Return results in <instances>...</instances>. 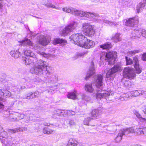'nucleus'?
<instances>
[{
    "label": "nucleus",
    "instance_id": "nucleus-64",
    "mask_svg": "<svg viewBox=\"0 0 146 146\" xmlns=\"http://www.w3.org/2000/svg\"><path fill=\"white\" fill-rule=\"evenodd\" d=\"M135 146H141L139 145H135Z\"/></svg>",
    "mask_w": 146,
    "mask_h": 146
},
{
    "label": "nucleus",
    "instance_id": "nucleus-48",
    "mask_svg": "<svg viewBox=\"0 0 146 146\" xmlns=\"http://www.w3.org/2000/svg\"><path fill=\"white\" fill-rule=\"evenodd\" d=\"M140 92H141V91H139V90H136L134 92V95L135 96H138L140 95Z\"/></svg>",
    "mask_w": 146,
    "mask_h": 146
},
{
    "label": "nucleus",
    "instance_id": "nucleus-29",
    "mask_svg": "<svg viewBox=\"0 0 146 146\" xmlns=\"http://www.w3.org/2000/svg\"><path fill=\"white\" fill-rule=\"evenodd\" d=\"M137 132L138 135H146V128H137Z\"/></svg>",
    "mask_w": 146,
    "mask_h": 146
},
{
    "label": "nucleus",
    "instance_id": "nucleus-44",
    "mask_svg": "<svg viewBox=\"0 0 146 146\" xmlns=\"http://www.w3.org/2000/svg\"><path fill=\"white\" fill-rule=\"evenodd\" d=\"M141 33L143 37L146 38V30L144 29H141Z\"/></svg>",
    "mask_w": 146,
    "mask_h": 146
},
{
    "label": "nucleus",
    "instance_id": "nucleus-36",
    "mask_svg": "<svg viewBox=\"0 0 146 146\" xmlns=\"http://www.w3.org/2000/svg\"><path fill=\"white\" fill-rule=\"evenodd\" d=\"M80 95L82 99L85 101H88L90 100V98L85 94H81Z\"/></svg>",
    "mask_w": 146,
    "mask_h": 146
},
{
    "label": "nucleus",
    "instance_id": "nucleus-63",
    "mask_svg": "<svg viewBox=\"0 0 146 146\" xmlns=\"http://www.w3.org/2000/svg\"><path fill=\"white\" fill-rule=\"evenodd\" d=\"M142 122H143L144 126H146V121H142Z\"/></svg>",
    "mask_w": 146,
    "mask_h": 146
},
{
    "label": "nucleus",
    "instance_id": "nucleus-15",
    "mask_svg": "<svg viewBox=\"0 0 146 146\" xmlns=\"http://www.w3.org/2000/svg\"><path fill=\"white\" fill-rule=\"evenodd\" d=\"M138 23V21L137 18H131L127 19L125 20V25L129 27H133L134 25Z\"/></svg>",
    "mask_w": 146,
    "mask_h": 146
},
{
    "label": "nucleus",
    "instance_id": "nucleus-32",
    "mask_svg": "<svg viewBox=\"0 0 146 146\" xmlns=\"http://www.w3.org/2000/svg\"><path fill=\"white\" fill-rule=\"evenodd\" d=\"M123 135V133H122L120 130L115 138V142L117 143L120 141L122 139Z\"/></svg>",
    "mask_w": 146,
    "mask_h": 146
},
{
    "label": "nucleus",
    "instance_id": "nucleus-41",
    "mask_svg": "<svg viewBox=\"0 0 146 146\" xmlns=\"http://www.w3.org/2000/svg\"><path fill=\"white\" fill-rule=\"evenodd\" d=\"M33 95H34L33 97L34 98H37L41 94V92L38 91H35V92H33Z\"/></svg>",
    "mask_w": 146,
    "mask_h": 146
},
{
    "label": "nucleus",
    "instance_id": "nucleus-2",
    "mask_svg": "<svg viewBox=\"0 0 146 146\" xmlns=\"http://www.w3.org/2000/svg\"><path fill=\"white\" fill-rule=\"evenodd\" d=\"M71 41H73L75 44L85 48L89 49L94 46L95 43L92 40L88 39L82 34H73L69 38Z\"/></svg>",
    "mask_w": 146,
    "mask_h": 146
},
{
    "label": "nucleus",
    "instance_id": "nucleus-6",
    "mask_svg": "<svg viewBox=\"0 0 146 146\" xmlns=\"http://www.w3.org/2000/svg\"><path fill=\"white\" fill-rule=\"evenodd\" d=\"M78 23L76 22H71L60 31V35L62 36H67L69 33L75 29L77 27Z\"/></svg>",
    "mask_w": 146,
    "mask_h": 146
},
{
    "label": "nucleus",
    "instance_id": "nucleus-46",
    "mask_svg": "<svg viewBox=\"0 0 146 146\" xmlns=\"http://www.w3.org/2000/svg\"><path fill=\"white\" fill-rule=\"evenodd\" d=\"M43 125L44 126H48L50 127H52L53 128H55L56 126L53 125V124H50L49 123H43Z\"/></svg>",
    "mask_w": 146,
    "mask_h": 146
},
{
    "label": "nucleus",
    "instance_id": "nucleus-9",
    "mask_svg": "<svg viewBox=\"0 0 146 146\" xmlns=\"http://www.w3.org/2000/svg\"><path fill=\"white\" fill-rule=\"evenodd\" d=\"M0 137L4 138L2 142L9 145H11L12 138L11 136H8L7 132L5 131L2 127L0 125Z\"/></svg>",
    "mask_w": 146,
    "mask_h": 146
},
{
    "label": "nucleus",
    "instance_id": "nucleus-37",
    "mask_svg": "<svg viewBox=\"0 0 146 146\" xmlns=\"http://www.w3.org/2000/svg\"><path fill=\"white\" fill-rule=\"evenodd\" d=\"M92 118L89 117L85 118L83 121V124L84 125H89V122L91 120Z\"/></svg>",
    "mask_w": 146,
    "mask_h": 146
},
{
    "label": "nucleus",
    "instance_id": "nucleus-38",
    "mask_svg": "<svg viewBox=\"0 0 146 146\" xmlns=\"http://www.w3.org/2000/svg\"><path fill=\"white\" fill-rule=\"evenodd\" d=\"M44 5L47 7H49L51 8H54L56 9H59L58 7H56L55 6L52 4V3L49 2L45 4Z\"/></svg>",
    "mask_w": 146,
    "mask_h": 146
},
{
    "label": "nucleus",
    "instance_id": "nucleus-22",
    "mask_svg": "<svg viewBox=\"0 0 146 146\" xmlns=\"http://www.w3.org/2000/svg\"><path fill=\"white\" fill-rule=\"evenodd\" d=\"M101 111L98 109H94L92 112V115L94 118L98 119L100 116Z\"/></svg>",
    "mask_w": 146,
    "mask_h": 146
},
{
    "label": "nucleus",
    "instance_id": "nucleus-30",
    "mask_svg": "<svg viewBox=\"0 0 146 146\" xmlns=\"http://www.w3.org/2000/svg\"><path fill=\"white\" fill-rule=\"evenodd\" d=\"M67 97L68 98L73 100H75L77 99V96L76 92L74 91L72 92L69 93L67 95Z\"/></svg>",
    "mask_w": 146,
    "mask_h": 146
},
{
    "label": "nucleus",
    "instance_id": "nucleus-51",
    "mask_svg": "<svg viewBox=\"0 0 146 146\" xmlns=\"http://www.w3.org/2000/svg\"><path fill=\"white\" fill-rule=\"evenodd\" d=\"M131 84V82H130V81H126L125 82V83H124V85L127 87H129V84ZM130 86V84L129 85Z\"/></svg>",
    "mask_w": 146,
    "mask_h": 146
},
{
    "label": "nucleus",
    "instance_id": "nucleus-49",
    "mask_svg": "<svg viewBox=\"0 0 146 146\" xmlns=\"http://www.w3.org/2000/svg\"><path fill=\"white\" fill-rule=\"evenodd\" d=\"M42 55L44 57L46 58H47L49 57V55L48 54H46L44 52H39L38 53Z\"/></svg>",
    "mask_w": 146,
    "mask_h": 146
},
{
    "label": "nucleus",
    "instance_id": "nucleus-53",
    "mask_svg": "<svg viewBox=\"0 0 146 146\" xmlns=\"http://www.w3.org/2000/svg\"><path fill=\"white\" fill-rule=\"evenodd\" d=\"M142 110L145 114H146V105L142 107Z\"/></svg>",
    "mask_w": 146,
    "mask_h": 146
},
{
    "label": "nucleus",
    "instance_id": "nucleus-14",
    "mask_svg": "<svg viewBox=\"0 0 146 146\" xmlns=\"http://www.w3.org/2000/svg\"><path fill=\"white\" fill-rule=\"evenodd\" d=\"M90 64L91 65L89 67V70L85 78V79L86 80L92 75L94 74L95 73V70L94 68V65L93 62L92 61Z\"/></svg>",
    "mask_w": 146,
    "mask_h": 146
},
{
    "label": "nucleus",
    "instance_id": "nucleus-35",
    "mask_svg": "<svg viewBox=\"0 0 146 146\" xmlns=\"http://www.w3.org/2000/svg\"><path fill=\"white\" fill-rule=\"evenodd\" d=\"M135 114L137 117L141 121H146V119L143 118L141 116L139 113L137 111H135Z\"/></svg>",
    "mask_w": 146,
    "mask_h": 146
},
{
    "label": "nucleus",
    "instance_id": "nucleus-16",
    "mask_svg": "<svg viewBox=\"0 0 146 146\" xmlns=\"http://www.w3.org/2000/svg\"><path fill=\"white\" fill-rule=\"evenodd\" d=\"M53 43L54 45L60 44L62 46H65L67 43L66 40L59 38H56L54 39L53 41Z\"/></svg>",
    "mask_w": 146,
    "mask_h": 146
},
{
    "label": "nucleus",
    "instance_id": "nucleus-12",
    "mask_svg": "<svg viewBox=\"0 0 146 146\" xmlns=\"http://www.w3.org/2000/svg\"><path fill=\"white\" fill-rule=\"evenodd\" d=\"M135 129L133 127H131L129 128L122 129L120 130L121 132L123 133V135H127L129 134L135 133L138 135L137 132V128Z\"/></svg>",
    "mask_w": 146,
    "mask_h": 146
},
{
    "label": "nucleus",
    "instance_id": "nucleus-1",
    "mask_svg": "<svg viewBox=\"0 0 146 146\" xmlns=\"http://www.w3.org/2000/svg\"><path fill=\"white\" fill-rule=\"evenodd\" d=\"M22 60L23 63L26 65L34 63L36 62L34 66L30 69V72L33 74L42 76L45 78H48L47 84H53L52 86H49L50 90L54 91L57 89V85L53 84L57 80V77L54 75L50 76L51 73L48 70V65L46 62L40 59L36 61H35L33 58H27L25 57H22Z\"/></svg>",
    "mask_w": 146,
    "mask_h": 146
},
{
    "label": "nucleus",
    "instance_id": "nucleus-47",
    "mask_svg": "<svg viewBox=\"0 0 146 146\" xmlns=\"http://www.w3.org/2000/svg\"><path fill=\"white\" fill-rule=\"evenodd\" d=\"M68 124H69L70 126H72L75 125V123L74 120H71L69 121V123H68Z\"/></svg>",
    "mask_w": 146,
    "mask_h": 146
},
{
    "label": "nucleus",
    "instance_id": "nucleus-34",
    "mask_svg": "<svg viewBox=\"0 0 146 146\" xmlns=\"http://www.w3.org/2000/svg\"><path fill=\"white\" fill-rule=\"evenodd\" d=\"M43 131L44 134H50L53 132L54 131L47 127H44L43 129Z\"/></svg>",
    "mask_w": 146,
    "mask_h": 146
},
{
    "label": "nucleus",
    "instance_id": "nucleus-3",
    "mask_svg": "<svg viewBox=\"0 0 146 146\" xmlns=\"http://www.w3.org/2000/svg\"><path fill=\"white\" fill-rule=\"evenodd\" d=\"M133 61L134 63V67L135 69V72L133 68L127 67L125 68L123 71L124 77L129 79H133L135 76V72L140 74L142 71L141 70L139 67V62L137 56L134 58Z\"/></svg>",
    "mask_w": 146,
    "mask_h": 146
},
{
    "label": "nucleus",
    "instance_id": "nucleus-52",
    "mask_svg": "<svg viewBox=\"0 0 146 146\" xmlns=\"http://www.w3.org/2000/svg\"><path fill=\"white\" fill-rule=\"evenodd\" d=\"M75 114V112L73 111H68L66 114H69L70 115H73Z\"/></svg>",
    "mask_w": 146,
    "mask_h": 146
},
{
    "label": "nucleus",
    "instance_id": "nucleus-33",
    "mask_svg": "<svg viewBox=\"0 0 146 146\" xmlns=\"http://www.w3.org/2000/svg\"><path fill=\"white\" fill-rule=\"evenodd\" d=\"M111 46V44L110 42H106L100 46V48L104 49H109Z\"/></svg>",
    "mask_w": 146,
    "mask_h": 146
},
{
    "label": "nucleus",
    "instance_id": "nucleus-62",
    "mask_svg": "<svg viewBox=\"0 0 146 146\" xmlns=\"http://www.w3.org/2000/svg\"><path fill=\"white\" fill-rule=\"evenodd\" d=\"M3 5L1 3H0V10L2 9L3 7Z\"/></svg>",
    "mask_w": 146,
    "mask_h": 146
},
{
    "label": "nucleus",
    "instance_id": "nucleus-17",
    "mask_svg": "<svg viewBox=\"0 0 146 146\" xmlns=\"http://www.w3.org/2000/svg\"><path fill=\"white\" fill-rule=\"evenodd\" d=\"M146 6V0L143 1L139 3L137 6L136 10L137 12L139 13L140 12L141 10L144 9Z\"/></svg>",
    "mask_w": 146,
    "mask_h": 146
},
{
    "label": "nucleus",
    "instance_id": "nucleus-40",
    "mask_svg": "<svg viewBox=\"0 0 146 146\" xmlns=\"http://www.w3.org/2000/svg\"><path fill=\"white\" fill-rule=\"evenodd\" d=\"M127 65H130L133 63V61L130 58L127 56L125 57Z\"/></svg>",
    "mask_w": 146,
    "mask_h": 146
},
{
    "label": "nucleus",
    "instance_id": "nucleus-10",
    "mask_svg": "<svg viewBox=\"0 0 146 146\" xmlns=\"http://www.w3.org/2000/svg\"><path fill=\"white\" fill-rule=\"evenodd\" d=\"M103 79V76L100 74L96 75L94 76V82L97 91H100L104 89L102 82Z\"/></svg>",
    "mask_w": 146,
    "mask_h": 146
},
{
    "label": "nucleus",
    "instance_id": "nucleus-8",
    "mask_svg": "<svg viewBox=\"0 0 146 146\" xmlns=\"http://www.w3.org/2000/svg\"><path fill=\"white\" fill-rule=\"evenodd\" d=\"M62 11L66 13H70L76 16L85 17L86 12L81 10H78L73 7H66L62 8Z\"/></svg>",
    "mask_w": 146,
    "mask_h": 146
},
{
    "label": "nucleus",
    "instance_id": "nucleus-23",
    "mask_svg": "<svg viewBox=\"0 0 146 146\" xmlns=\"http://www.w3.org/2000/svg\"><path fill=\"white\" fill-rule=\"evenodd\" d=\"M21 44L25 46H31L33 45V43L29 39L25 38L21 42Z\"/></svg>",
    "mask_w": 146,
    "mask_h": 146
},
{
    "label": "nucleus",
    "instance_id": "nucleus-25",
    "mask_svg": "<svg viewBox=\"0 0 146 146\" xmlns=\"http://www.w3.org/2000/svg\"><path fill=\"white\" fill-rule=\"evenodd\" d=\"M27 130V128L26 127H23V128H15L14 129H9L8 130L9 132L13 133H15L16 132H18L19 131H26Z\"/></svg>",
    "mask_w": 146,
    "mask_h": 146
},
{
    "label": "nucleus",
    "instance_id": "nucleus-57",
    "mask_svg": "<svg viewBox=\"0 0 146 146\" xmlns=\"http://www.w3.org/2000/svg\"><path fill=\"white\" fill-rule=\"evenodd\" d=\"M139 91H141V92H140V95L141 94L143 95L145 94V92L143 90H139Z\"/></svg>",
    "mask_w": 146,
    "mask_h": 146
},
{
    "label": "nucleus",
    "instance_id": "nucleus-59",
    "mask_svg": "<svg viewBox=\"0 0 146 146\" xmlns=\"http://www.w3.org/2000/svg\"><path fill=\"white\" fill-rule=\"evenodd\" d=\"M1 98L0 97V100H1ZM4 105L0 102V109L3 108H4Z\"/></svg>",
    "mask_w": 146,
    "mask_h": 146
},
{
    "label": "nucleus",
    "instance_id": "nucleus-61",
    "mask_svg": "<svg viewBox=\"0 0 146 146\" xmlns=\"http://www.w3.org/2000/svg\"><path fill=\"white\" fill-rule=\"evenodd\" d=\"M99 1L101 3H104L105 2L106 0H99Z\"/></svg>",
    "mask_w": 146,
    "mask_h": 146
},
{
    "label": "nucleus",
    "instance_id": "nucleus-50",
    "mask_svg": "<svg viewBox=\"0 0 146 146\" xmlns=\"http://www.w3.org/2000/svg\"><path fill=\"white\" fill-rule=\"evenodd\" d=\"M141 59L143 61H146V52L142 54Z\"/></svg>",
    "mask_w": 146,
    "mask_h": 146
},
{
    "label": "nucleus",
    "instance_id": "nucleus-26",
    "mask_svg": "<svg viewBox=\"0 0 146 146\" xmlns=\"http://www.w3.org/2000/svg\"><path fill=\"white\" fill-rule=\"evenodd\" d=\"M120 35L121 34L120 33H117L112 37L111 39L114 42L117 43L122 40V38L120 37Z\"/></svg>",
    "mask_w": 146,
    "mask_h": 146
},
{
    "label": "nucleus",
    "instance_id": "nucleus-54",
    "mask_svg": "<svg viewBox=\"0 0 146 146\" xmlns=\"http://www.w3.org/2000/svg\"><path fill=\"white\" fill-rule=\"evenodd\" d=\"M86 53L85 52H83L78 54V58L79 57H82L83 56L84 54H86Z\"/></svg>",
    "mask_w": 146,
    "mask_h": 146
},
{
    "label": "nucleus",
    "instance_id": "nucleus-39",
    "mask_svg": "<svg viewBox=\"0 0 146 146\" xmlns=\"http://www.w3.org/2000/svg\"><path fill=\"white\" fill-rule=\"evenodd\" d=\"M33 94L32 92H30L29 93L27 94L25 96V98L26 99L29 100L30 99H32L34 98L33 96Z\"/></svg>",
    "mask_w": 146,
    "mask_h": 146
},
{
    "label": "nucleus",
    "instance_id": "nucleus-56",
    "mask_svg": "<svg viewBox=\"0 0 146 146\" xmlns=\"http://www.w3.org/2000/svg\"><path fill=\"white\" fill-rule=\"evenodd\" d=\"M24 121L26 122H28L29 121L31 120V119L30 118V117H27V118H24Z\"/></svg>",
    "mask_w": 146,
    "mask_h": 146
},
{
    "label": "nucleus",
    "instance_id": "nucleus-27",
    "mask_svg": "<svg viewBox=\"0 0 146 146\" xmlns=\"http://www.w3.org/2000/svg\"><path fill=\"white\" fill-rule=\"evenodd\" d=\"M141 29L140 30H134L133 31L131 36L133 37L139 38L141 36Z\"/></svg>",
    "mask_w": 146,
    "mask_h": 146
},
{
    "label": "nucleus",
    "instance_id": "nucleus-20",
    "mask_svg": "<svg viewBox=\"0 0 146 146\" xmlns=\"http://www.w3.org/2000/svg\"><path fill=\"white\" fill-rule=\"evenodd\" d=\"M110 94L111 93H110L108 91H105V93H98L96 94V98H106L110 95Z\"/></svg>",
    "mask_w": 146,
    "mask_h": 146
},
{
    "label": "nucleus",
    "instance_id": "nucleus-24",
    "mask_svg": "<svg viewBox=\"0 0 146 146\" xmlns=\"http://www.w3.org/2000/svg\"><path fill=\"white\" fill-rule=\"evenodd\" d=\"M68 146H81V144L74 139H69L68 143Z\"/></svg>",
    "mask_w": 146,
    "mask_h": 146
},
{
    "label": "nucleus",
    "instance_id": "nucleus-7",
    "mask_svg": "<svg viewBox=\"0 0 146 146\" xmlns=\"http://www.w3.org/2000/svg\"><path fill=\"white\" fill-rule=\"evenodd\" d=\"M82 30L87 36L92 37L95 34V31L92 26L88 23H84L82 25Z\"/></svg>",
    "mask_w": 146,
    "mask_h": 146
},
{
    "label": "nucleus",
    "instance_id": "nucleus-4",
    "mask_svg": "<svg viewBox=\"0 0 146 146\" xmlns=\"http://www.w3.org/2000/svg\"><path fill=\"white\" fill-rule=\"evenodd\" d=\"M85 17L88 18L89 19L93 21L102 23H105L108 24L110 25L116 26L118 24L116 23L111 22L108 20H102L99 15L95 13L86 12Z\"/></svg>",
    "mask_w": 146,
    "mask_h": 146
},
{
    "label": "nucleus",
    "instance_id": "nucleus-13",
    "mask_svg": "<svg viewBox=\"0 0 146 146\" xmlns=\"http://www.w3.org/2000/svg\"><path fill=\"white\" fill-rule=\"evenodd\" d=\"M50 37L48 36L41 35L39 40V43L43 46H46L50 42Z\"/></svg>",
    "mask_w": 146,
    "mask_h": 146
},
{
    "label": "nucleus",
    "instance_id": "nucleus-43",
    "mask_svg": "<svg viewBox=\"0 0 146 146\" xmlns=\"http://www.w3.org/2000/svg\"><path fill=\"white\" fill-rule=\"evenodd\" d=\"M25 87L24 86H22L21 87L20 86H18V88H17V89H16V90H15L14 92H16V93H18L20 91L22 90V89H23L25 88Z\"/></svg>",
    "mask_w": 146,
    "mask_h": 146
},
{
    "label": "nucleus",
    "instance_id": "nucleus-55",
    "mask_svg": "<svg viewBox=\"0 0 146 146\" xmlns=\"http://www.w3.org/2000/svg\"><path fill=\"white\" fill-rule=\"evenodd\" d=\"M35 49H38L40 48V46L38 45V44H36L35 45L34 47Z\"/></svg>",
    "mask_w": 146,
    "mask_h": 146
},
{
    "label": "nucleus",
    "instance_id": "nucleus-31",
    "mask_svg": "<svg viewBox=\"0 0 146 146\" xmlns=\"http://www.w3.org/2000/svg\"><path fill=\"white\" fill-rule=\"evenodd\" d=\"M85 90L87 92L90 93L93 92L94 90L92 87V84H87L85 85Z\"/></svg>",
    "mask_w": 146,
    "mask_h": 146
},
{
    "label": "nucleus",
    "instance_id": "nucleus-19",
    "mask_svg": "<svg viewBox=\"0 0 146 146\" xmlns=\"http://www.w3.org/2000/svg\"><path fill=\"white\" fill-rule=\"evenodd\" d=\"M24 114L22 113H15L14 114H13V116L12 118V121L18 120L20 119H23L24 118Z\"/></svg>",
    "mask_w": 146,
    "mask_h": 146
},
{
    "label": "nucleus",
    "instance_id": "nucleus-21",
    "mask_svg": "<svg viewBox=\"0 0 146 146\" xmlns=\"http://www.w3.org/2000/svg\"><path fill=\"white\" fill-rule=\"evenodd\" d=\"M19 49L12 50L10 52L11 56L16 58L20 57L21 56V52L19 51Z\"/></svg>",
    "mask_w": 146,
    "mask_h": 146
},
{
    "label": "nucleus",
    "instance_id": "nucleus-28",
    "mask_svg": "<svg viewBox=\"0 0 146 146\" xmlns=\"http://www.w3.org/2000/svg\"><path fill=\"white\" fill-rule=\"evenodd\" d=\"M68 112L67 110H58L54 111L55 114L57 115L64 116L66 115Z\"/></svg>",
    "mask_w": 146,
    "mask_h": 146
},
{
    "label": "nucleus",
    "instance_id": "nucleus-58",
    "mask_svg": "<svg viewBox=\"0 0 146 146\" xmlns=\"http://www.w3.org/2000/svg\"><path fill=\"white\" fill-rule=\"evenodd\" d=\"M4 91H2V90H0V95L1 96H3L4 95Z\"/></svg>",
    "mask_w": 146,
    "mask_h": 146
},
{
    "label": "nucleus",
    "instance_id": "nucleus-60",
    "mask_svg": "<svg viewBox=\"0 0 146 146\" xmlns=\"http://www.w3.org/2000/svg\"><path fill=\"white\" fill-rule=\"evenodd\" d=\"M26 84L27 85V87L28 88H33L34 86H33H33H29V85H28V83H27Z\"/></svg>",
    "mask_w": 146,
    "mask_h": 146
},
{
    "label": "nucleus",
    "instance_id": "nucleus-5",
    "mask_svg": "<svg viewBox=\"0 0 146 146\" xmlns=\"http://www.w3.org/2000/svg\"><path fill=\"white\" fill-rule=\"evenodd\" d=\"M116 52L114 51L109 52L107 53L105 52H102L101 54L100 59L108 61L110 64H113L115 63L116 57Z\"/></svg>",
    "mask_w": 146,
    "mask_h": 146
},
{
    "label": "nucleus",
    "instance_id": "nucleus-42",
    "mask_svg": "<svg viewBox=\"0 0 146 146\" xmlns=\"http://www.w3.org/2000/svg\"><path fill=\"white\" fill-rule=\"evenodd\" d=\"M4 95L3 96L9 97L11 96V93L8 90H4Z\"/></svg>",
    "mask_w": 146,
    "mask_h": 146
},
{
    "label": "nucleus",
    "instance_id": "nucleus-11",
    "mask_svg": "<svg viewBox=\"0 0 146 146\" xmlns=\"http://www.w3.org/2000/svg\"><path fill=\"white\" fill-rule=\"evenodd\" d=\"M121 67L119 65H115L113 68L107 72L106 77L110 78L111 77L113 76L115 73L120 70Z\"/></svg>",
    "mask_w": 146,
    "mask_h": 146
},
{
    "label": "nucleus",
    "instance_id": "nucleus-18",
    "mask_svg": "<svg viewBox=\"0 0 146 146\" xmlns=\"http://www.w3.org/2000/svg\"><path fill=\"white\" fill-rule=\"evenodd\" d=\"M24 54L27 56H30L31 58L34 59L35 61H36L37 58L35 53L30 50H26L24 52Z\"/></svg>",
    "mask_w": 146,
    "mask_h": 146
},
{
    "label": "nucleus",
    "instance_id": "nucleus-45",
    "mask_svg": "<svg viewBox=\"0 0 146 146\" xmlns=\"http://www.w3.org/2000/svg\"><path fill=\"white\" fill-rule=\"evenodd\" d=\"M139 52V50H134L132 51H129L128 52L131 55H134L136 53H138Z\"/></svg>",
    "mask_w": 146,
    "mask_h": 146
}]
</instances>
